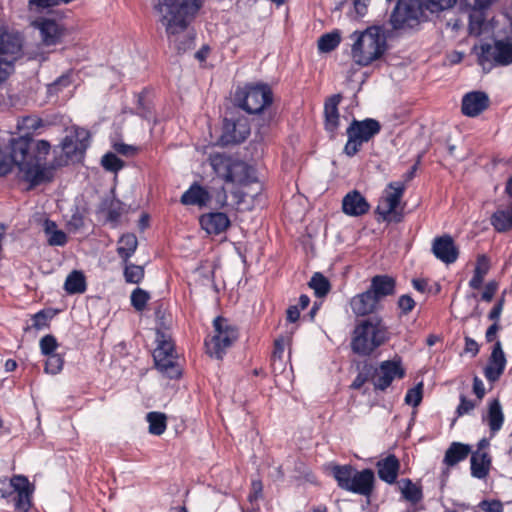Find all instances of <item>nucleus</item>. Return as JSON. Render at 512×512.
I'll list each match as a JSON object with an SVG mask.
<instances>
[{"mask_svg":"<svg viewBox=\"0 0 512 512\" xmlns=\"http://www.w3.org/2000/svg\"><path fill=\"white\" fill-rule=\"evenodd\" d=\"M202 6L201 0H158L155 10L169 46L178 53L192 48L194 35L189 25Z\"/></svg>","mask_w":512,"mask_h":512,"instance_id":"nucleus-1","label":"nucleus"},{"mask_svg":"<svg viewBox=\"0 0 512 512\" xmlns=\"http://www.w3.org/2000/svg\"><path fill=\"white\" fill-rule=\"evenodd\" d=\"M50 148V143L46 140L19 137L10 141L8 157L0 152V160L8 162L7 173L11 171L13 165H16L27 182L31 185H38L50 181L53 177L52 167L46 164Z\"/></svg>","mask_w":512,"mask_h":512,"instance_id":"nucleus-2","label":"nucleus"},{"mask_svg":"<svg viewBox=\"0 0 512 512\" xmlns=\"http://www.w3.org/2000/svg\"><path fill=\"white\" fill-rule=\"evenodd\" d=\"M390 339V332L380 316H372L358 322L353 330L351 348L362 356L372 354Z\"/></svg>","mask_w":512,"mask_h":512,"instance_id":"nucleus-3","label":"nucleus"},{"mask_svg":"<svg viewBox=\"0 0 512 512\" xmlns=\"http://www.w3.org/2000/svg\"><path fill=\"white\" fill-rule=\"evenodd\" d=\"M354 43L351 49L353 61L360 66H368L378 60L386 50V38L382 28L372 26L351 35Z\"/></svg>","mask_w":512,"mask_h":512,"instance_id":"nucleus-4","label":"nucleus"},{"mask_svg":"<svg viewBox=\"0 0 512 512\" xmlns=\"http://www.w3.org/2000/svg\"><path fill=\"white\" fill-rule=\"evenodd\" d=\"M208 161L217 176L227 183L242 185L251 181V168L239 159L225 153H212Z\"/></svg>","mask_w":512,"mask_h":512,"instance_id":"nucleus-5","label":"nucleus"},{"mask_svg":"<svg viewBox=\"0 0 512 512\" xmlns=\"http://www.w3.org/2000/svg\"><path fill=\"white\" fill-rule=\"evenodd\" d=\"M156 341L157 347L153 352L156 369L167 378L180 377L181 367L178 363L173 341L162 332H157Z\"/></svg>","mask_w":512,"mask_h":512,"instance_id":"nucleus-6","label":"nucleus"},{"mask_svg":"<svg viewBox=\"0 0 512 512\" xmlns=\"http://www.w3.org/2000/svg\"><path fill=\"white\" fill-rule=\"evenodd\" d=\"M234 100L246 112L256 114L271 104L272 93L267 85H247L236 90Z\"/></svg>","mask_w":512,"mask_h":512,"instance_id":"nucleus-7","label":"nucleus"},{"mask_svg":"<svg viewBox=\"0 0 512 512\" xmlns=\"http://www.w3.org/2000/svg\"><path fill=\"white\" fill-rule=\"evenodd\" d=\"M0 493L3 498H11L16 511L27 512L29 510L32 491L25 476L16 475L10 481H0Z\"/></svg>","mask_w":512,"mask_h":512,"instance_id":"nucleus-8","label":"nucleus"},{"mask_svg":"<svg viewBox=\"0 0 512 512\" xmlns=\"http://www.w3.org/2000/svg\"><path fill=\"white\" fill-rule=\"evenodd\" d=\"M379 131L380 124L374 119L353 120L346 131L348 140L344 147V153L350 157L354 156L362 144L368 142Z\"/></svg>","mask_w":512,"mask_h":512,"instance_id":"nucleus-9","label":"nucleus"},{"mask_svg":"<svg viewBox=\"0 0 512 512\" xmlns=\"http://www.w3.org/2000/svg\"><path fill=\"white\" fill-rule=\"evenodd\" d=\"M478 63L484 71H490L492 67L506 66L512 63V43L497 40L493 44H482L478 53Z\"/></svg>","mask_w":512,"mask_h":512,"instance_id":"nucleus-10","label":"nucleus"},{"mask_svg":"<svg viewBox=\"0 0 512 512\" xmlns=\"http://www.w3.org/2000/svg\"><path fill=\"white\" fill-rule=\"evenodd\" d=\"M215 335L205 342L207 352L217 358L221 359L233 342L238 337L236 328L229 324L228 320L222 317H217L214 320Z\"/></svg>","mask_w":512,"mask_h":512,"instance_id":"nucleus-11","label":"nucleus"},{"mask_svg":"<svg viewBox=\"0 0 512 512\" xmlns=\"http://www.w3.org/2000/svg\"><path fill=\"white\" fill-rule=\"evenodd\" d=\"M422 0H398L391 14V24L394 29H405L416 26L423 16Z\"/></svg>","mask_w":512,"mask_h":512,"instance_id":"nucleus-12","label":"nucleus"},{"mask_svg":"<svg viewBox=\"0 0 512 512\" xmlns=\"http://www.w3.org/2000/svg\"><path fill=\"white\" fill-rule=\"evenodd\" d=\"M404 190L405 186L401 182H394L388 185L376 208V212L383 220H392V216H396V208L400 203ZM394 219L399 220L400 218L394 217Z\"/></svg>","mask_w":512,"mask_h":512,"instance_id":"nucleus-13","label":"nucleus"},{"mask_svg":"<svg viewBox=\"0 0 512 512\" xmlns=\"http://www.w3.org/2000/svg\"><path fill=\"white\" fill-rule=\"evenodd\" d=\"M431 250L433 255L445 264L454 263L459 255L453 238L448 234L434 238Z\"/></svg>","mask_w":512,"mask_h":512,"instance_id":"nucleus-14","label":"nucleus"},{"mask_svg":"<svg viewBox=\"0 0 512 512\" xmlns=\"http://www.w3.org/2000/svg\"><path fill=\"white\" fill-rule=\"evenodd\" d=\"M404 371L399 362L384 361L375 371L373 376V384L376 389L385 390L395 378H402Z\"/></svg>","mask_w":512,"mask_h":512,"instance_id":"nucleus-15","label":"nucleus"},{"mask_svg":"<svg viewBox=\"0 0 512 512\" xmlns=\"http://www.w3.org/2000/svg\"><path fill=\"white\" fill-rule=\"evenodd\" d=\"M489 97L483 91L466 93L462 98V113L468 117H476L489 106Z\"/></svg>","mask_w":512,"mask_h":512,"instance_id":"nucleus-16","label":"nucleus"},{"mask_svg":"<svg viewBox=\"0 0 512 512\" xmlns=\"http://www.w3.org/2000/svg\"><path fill=\"white\" fill-rule=\"evenodd\" d=\"M89 132L83 128H77L74 135L66 136L62 142V151L68 158L84 153L89 145Z\"/></svg>","mask_w":512,"mask_h":512,"instance_id":"nucleus-17","label":"nucleus"},{"mask_svg":"<svg viewBox=\"0 0 512 512\" xmlns=\"http://www.w3.org/2000/svg\"><path fill=\"white\" fill-rule=\"evenodd\" d=\"M349 305L357 317L371 315L379 308V302L368 289L353 296L350 299Z\"/></svg>","mask_w":512,"mask_h":512,"instance_id":"nucleus-18","label":"nucleus"},{"mask_svg":"<svg viewBox=\"0 0 512 512\" xmlns=\"http://www.w3.org/2000/svg\"><path fill=\"white\" fill-rule=\"evenodd\" d=\"M374 479V472L371 469H364L362 471L355 470L347 491L369 496L373 490Z\"/></svg>","mask_w":512,"mask_h":512,"instance_id":"nucleus-19","label":"nucleus"},{"mask_svg":"<svg viewBox=\"0 0 512 512\" xmlns=\"http://www.w3.org/2000/svg\"><path fill=\"white\" fill-rule=\"evenodd\" d=\"M342 209L346 215L357 217L366 214L370 205L359 191L353 190L343 198Z\"/></svg>","mask_w":512,"mask_h":512,"instance_id":"nucleus-20","label":"nucleus"},{"mask_svg":"<svg viewBox=\"0 0 512 512\" xmlns=\"http://www.w3.org/2000/svg\"><path fill=\"white\" fill-rule=\"evenodd\" d=\"M33 25L39 29L42 41L47 46L57 44L64 35V29L54 20L40 19Z\"/></svg>","mask_w":512,"mask_h":512,"instance_id":"nucleus-21","label":"nucleus"},{"mask_svg":"<svg viewBox=\"0 0 512 512\" xmlns=\"http://www.w3.org/2000/svg\"><path fill=\"white\" fill-rule=\"evenodd\" d=\"M200 224L208 234L218 235L229 227L230 220L225 213L211 212L200 217Z\"/></svg>","mask_w":512,"mask_h":512,"instance_id":"nucleus-22","label":"nucleus"},{"mask_svg":"<svg viewBox=\"0 0 512 512\" xmlns=\"http://www.w3.org/2000/svg\"><path fill=\"white\" fill-rule=\"evenodd\" d=\"M396 281L393 277L388 275H376L371 279V284L368 290L380 303V301L395 293Z\"/></svg>","mask_w":512,"mask_h":512,"instance_id":"nucleus-23","label":"nucleus"},{"mask_svg":"<svg viewBox=\"0 0 512 512\" xmlns=\"http://www.w3.org/2000/svg\"><path fill=\"white\" fill-rule=\"evenodd\" d=\"M506 364L504 352L500 342H497L491 353L489 363L485 368V377L487 380L494 382L503 373Z\"/></svg>","mask_w":512,"mask_h":512,"instance_id":"nucleus-24","label":"nucleus"},{"mask_svg":"<svg viewBox=\"0 0 512 512\" xmlns=\"http://www.w3.org/2000/svg\"><path fill=\"white\" fill-rule=\"evenodd\" d=\"M376 467L378 476L382 481L388 484L395 483L400 469V462L395 455L390 454L379 460Z\"/></svg>","mask_w":512,"mask_h":512,"instance_id":"nucleus-25","label":"nucleus"},{"mask_svg":"<svg viewBox=\"0 0 512 512\" xmlns=\"http://www.w3.org/2000/svg\"><path fill=\"white\" fill-rule=\"evenodd\" d=\"M250 134V128L246 120H238L225 124V131L222 139L225 143L243 142Z\"/></svg>","mask_w":512,"mask_h":512,"instance_id":"nucleus-26","label":"nucleus"},{"mask_svg":"<svg viewBox=\"0 0 512 512\" xmlns=\"http://www.w3.org/2000/svg\"><path fill=\"white\" fill-rule=\"evenodd\" d=\"M483 421H486L492 434L498 432L504 422V413L501 403L498 399H493L488 404L487 414L483 416Z\"/></svg>","mask_w":512,"mask_h":512,"instance_id":"nucleus-27","label":"nucleus"},{"mask_svg":"<svg viewBox=\"0 0 512 512\" xmlns=\"http://www.w3.org/2000/svg\"><path fill=\"white\" fill-rule=\"evenodd\" d=\"M340 101V95H333L326 100L324 105L325 127L331 133H334L339 126V113L337 107Z\"/></svg>","mask_w":512,"mask_h":512,"instance_id":"nucleus-28","label":"nucleus"},{"mask_svg":"<svg viewBox=\"0 0 512 512\" xmlns=\"http://www.w3.org/2000/svg\"><path fill=\"white\" fill-rule=\"evenodd\" d=\"M490 224L498 233L512 231V204L506 208L497 209L490 217Z\"/></svg>","mask_w":512,"mask_h":512,"instance_id":"nucleus-29","label":"nucleus"},{"mask_svg":"<svg viewBox=\"0 0 512 512\" xmlns=\"http://www.w3.org/2000/svg\"><path fill=\"white\" fill-rule=\"evenodd\" d=\"M210 199L208 191L198 184H193L181 196V203L184 205L205 206Z\"/></svg>","mask_w":512,"mask_h":512,"instance_id":"nucleus-30","label":"nucleus"},{"mask_svg":"<svg viewBox=\"0 0 512 512\" xmlns=\"http://www.w3.org/2000/svg\"><path fill=\"white\" fill-rule=\"evenodd\" d=\"M43 231L50 246H64L68 241L67 234L58 229L57 224L49 219L43 223Z\"/></svg>","mask_w":512,"mask_h":512,"instance_id":"nucleus-31","label":"nucleus"},{"mask_svg":"<svg viewBox=\"0 0 512 512\" xmlns=\"http://www.w3.org/2000/svg\"><path fill=\"white\" fill-rule=\"evenodd\" d=\"M490 463L491 461L487 452H474L471 456L472 476L478 479L485 478L489 472Z\"/></svg>","mask_w":512,"mask_h":512,"instance_id":"nucleus-32","label":"nucleus"},{"mask_svg":"<svg viewBox=\"0 0 512 512\" xmlns=\"http://www.w3.org/2000/svg\"><path fill=\"white\" fill-rule=\"evenodd\" d=\"M138 247L137 237L132 233H126L120 237L117 244V254L127 263Z\"/></svg>","mask_w":512,"mask_h":512,"instance_id":"nucleus-33","label":"nucleus"},{"mask_svg":"<svg viewBox=\"0 0 512 512\" xmlns=\"http://www.w3.org/2000/svg\"><path fill=\"white\" fill-rule=\"evenodd\" d=\"M466 10H470L469 14V25L468 30L469 34L473 36H479L482 34L485 27V14L484 10L486 8H465Z\"/></svg>","mask_w":512,"mask_h":512,"instance_id":"nucleus-34","label":"nucleus"},{"mask_svg":"<svg viewBox=\"0 0 512 512\" xmlns=\"http://www.w3.org/2000/svg\"><path fill=\"white\" fill-rule=\"evenodd\" d=\"M469 452L470 448L468 445L454 442L447 449L444 457V462L448 466H453L458 462L464 460L468 456Z\"/></svg>","mask_w":512,"mask_h":512,"instance_id":"nucleus-35","label":"nucleus"},{"mask_svg":"<svg viewBox=\"0 0 512 512\" xmlns=\"http://www.w3.org/2000/svg\"><path fill=\"white\" fill-rule=\"evenodd\" d=\"M146 421L149 423L148 431L152 435H162L167 427V416L162 412L147 413Z\"/></svg>","mask_w":512,"mask_h":512,"instance_id":"nucleus-36","label":"nucleus"},{"mask_svg":"<svg viewBox=\"0 0 512 512\" xmlns=\"http://www.w3.org/2000/svg\"><path fill=\"white\" fill-rule=\"evenodd\" d=\"M64 289L69 294L84 293L86 290V281L83 273L80 271L71 272L65 280Z\"/></svg>","mask_w":512,"mask_h":512,"instance_id":"nucleus-37","label":"nucleus"},{"mask_svg":"<svg viewBox=\"0 0 512 512\" xmlns=\"http://www.w3.org/2000/svg\"><path fill=\"white\" fill-rule=\"evenodd\" d=\"M400 483V490L405 500L412 504H417L422 500L423 493L420 486L414 484L410 479H403Z\"/></svg>","mask_w":512,"mask_h":512,"instance_id":"nucleus-38","label":"nucleus"},{"mask_svg":"<svg viewBox=\"0 0 512 512\" xmlns=\"http://www.w3.org/2000/svg\"><path fill=\"white\" fill-rule=\"evenodd\" d=\"M355 470L351 465H336L333 467L332 474L340 488L347 490Z\"/></svg>","mask_w":512,"mask_h":512,"instance_id":"nucleus-39","label":"nucleus"},{"mask_svg":"<svg viewBox=\"0 0 512 512\" xmlns=\"http://www.w3.org/2000/svg\"><path fill=\"white\" fill-rule=\"evenodd\" d=\"M309 287L314 290L317 297L326 296L331 289L329 280L319 272L314 273L309 281Z\"/></svg>","mask_w":512,"mask_h":512,"instance_id":"nucleus-40","label":"nucleus"},{"mask_svg":"<svg viewBox=\"0 0 512 512\" xmlns=\"http://www.w3.org/2000/svg\"><path fill=\"white\" fill-rule=\"evenodd\" d=\"M341 41L340 33L335 31L322 35L318 40V49L321 52H331L334 50Z\"/></svg>","mask_w":512,"mask_h":512,"instance_id":"nucleus-41","label":"nucleus"},{"mask_svg":"<svg viewBox=\"0 0 512 512\" xmlns=\"http://www.w3.org/2000/svg\"><path fill=\"white\" fill-rule=\"evenodd\" d=\"M124 277L126 282L138 284L144 277V268L135 264L124 263Z\"/></svg>","mask_w":512,"mask_h":512,"instance_id":"nucleus-42","label":"nucleus"},{"mask_svg":"<svg viewBox=\"0 0 512 512\" xmlns=\"http://www.w3.org/2000/svg\"><path fill=\"white\" fill-rule=\"evenodd\" d=\"M457 1L458 0H422L424 9L431 13H439L450 9Z\"/></svg>","mask_w":512,"mask_h":512,"instance_id":"nucleus-43","label":"nucleus"},{"mask_svg":"<svg viewBox=\"0 0 512 512\" xmlns=\"http://www.w3.org/2000/svg\"><path fill=\"white\" fill-rule=\"evenodd\" d=\"M64 365V359L58 353L48 355L45 363L44 371L47 374L56 375L61 372Z\"/></svg>","mask_w":512,"mask_h":512,"instance_id":"nucleus-44","label":"nucleus"},{"mask_svg":"<svg viewBox=\"0 0 512 512\" xmlns=\"http://www.w3.org/2000/svg\"><path fill=\"white\" fill-rule=\"evenodd\" d=\"M149 299V293L141 288H136L131 294V304L137 311H142Z\"/></svg>","mask_w":512,"mask_h":512,"instance_id":"nucleus-45","label":"nucleus"},{"mask_svg":"<svg viewBox=\"0 0 512 512\" xmlns=\"http://www.w3.org/2000/svg\"><path fill=\"white\" fill-rule=\"evenodd\" d=\"M52 316L45 312V311H39L38 313L34 314L32 316V325L25 328V331L30 330L31 328H34L35 330H42L49 325V321L51 320Z\"/></svg>","mask_w":512,"mask_h":512,"instance_id":"nucleus-46","label":"nucleus"},{"mask_svg":"<svg viewBox=\"0 0 512 512\" xmlns=\"http://www.w3.org/2000/svg\"><path fill=\"white\" fill-rule=\"evenodd\" d=\"M102 166L111 172H117L123 167V161L113 153H107L102 157Z\"/></svg>","mask_w":512,"mask_h":512,"instance_id":"nucleus-47","label":"nucleus"},{"mask_svg":"<svg viewBox=\"0 0 512 512\" xmlns=\"http://www.w3.org/2000/svg\"><path fill=\"white\" fill-rule=\"evenodd\" d=\"M39 345L42 354L46 356L56 354L55 351L58 348V342L53 335H46L42 337L40 339Z\"/></svg>","mask_w":512,"mask_h":512,"instance_id":"nucleus-48","label":"nucleus"},{"mask_svg":"<svg viewBox=\"0 0 512 512\" xmlns=\"http://www.w3.org/2000/svg\"><path fill=\"white\" fill-rule=\"evenodd\" d=\"M59 6L58 0H29L28 8L31 12L40 13L46 9Z\"/></svg>","mask_w":512,"mask_h":512,"instance_id":"nucleus-49","label":"nucleus"},{"mask_svg":"<svg viewBox=\"0 0 512 512\" xmlns=\"http://www.w3.org/2000/svg\"><path fill=\"white\" fill-rule=\"evenodd\" d=\"M422 400V383L407 391L405 402L414 407L418 406Z\"/></svg>","mask_w":512,"mask_h":512,"instance_id":"nucleus-50","label":"nucleus"},{"mask_svg":"<svg viewBox=\"0 0 512 512\" xmlns=\"http://www.w3.org/2000/svg\"><path fill=\"white\" fill-rule=\"evenodd\" d=\"M397 304L403 314H408L414 309L416 303L410 295L404 294L399 297Z\"/></svg>","mask_w":512,"mask_h":512,"instance_id":"nucleus-51","label":"nucleus"},{"mask_svg":"<svg viewBox=\"0 0 512 512\" xmlns=\"http://www.w3.org/2000/svg\"><path fill=\"white\" fill-rule=\"evenodd\" d=\"M486 272L487 270L485 268H482L480 265H477L474 270V275L469 282L470 287L473 289L480 288Z\"/></svg>","mask_w":512,"mask_h":512,"instance_id":"nucleus-52","label":"nucleus"},{"mask_svg":"<svg viewBox=\"0 0 512 512\" xmlns=\"http://www.w3.org/2000/svg\"><path fill=\"white\" fill-rule=\"evenodd\" d=\"M476 404L472 401L467 399L464 395L460 396V404L457 407V415L463 416L465 414H468L475 408Z\"/></svg>","mask_w":512,"mask_h":512,"instance_id":"nucleus-53","label":"nucleus"},{"mask_svg":"<svg viewBox=\"0 0 512 512\" xmlns=\"http://www.w3.org/2000/svg\"><path fill=\"white\" fill-rule=\"evenodd\" d=\"M493 0H458L461 8H488Z\"/></svg>","mask_w":512,"mask_h":512,"instance_id":"nucleus-54","label":"nucleus"},{"mask_svg":"<svg viewBox=\"0 0 512 512\" xmlns=\"http://www.w3.org/2000/svg\"><path fill=\"white\" fill-rule=\"evenodd\" d=\"M71 84V80L69 75H62L60 76L55 82H53L48 87V91L50 93H57L59 90H61L63 87H67Z\"/></svg>","mask_w":512,"mask_h":512,"instance_id":"nucleus-55","label":"nucleus"},{"mask_svg":"<svg viewBox=\"0 0 512 512\" xmlns=\"http://www.w3.org/2000/svg\"><path fill=\"white\" fill-rule=\"evenodd\" d=\"M479 506L487 512H503V506L500 501H482Z\"/></svg>","mask_w":512,"mask_h":512,"instance_id":"nucleus-56","label":"nucleus"},{"mask_svg":"<svg viewBox=\"0 0 512 512\" xmlns=\"http://www.w3.org/2000/svg\"><path fill=\"white\" fill-rule=\"evenodd\" d=\"M392 0H387V2H391ZM372 0H353V5L356 13L359 16H364L367 13L368 7L371 4Z\"/></svg>","mask_w":512,"mask_h":512,"instance_id":"nucleus-57","label":"nucleus"},{"mask_svg":"<svg viewBox=\"0 0 512 512\" xmlns=\"http://www.w3.org/2000/svg\"><path fill=\"white\" fill-rule=\"evenodd\" d=\"M262 490H263V486H262L261 481H258V480L252 481L251 492L248 496L249 501L253 502V501L257 500L259 497H261Z\"/></svg>","mask_w":512,"mask_h":512,"instance_id":"nucleus-58","label":"nucleus"},{"mask_svg":"<svg viewBox=\"0 0 512 512\" xmlns=\"http://www.w3.org/2000/svg\"><path fill=\"white\" fill-rule=\"evenodd\" d=\"M498 285L496 282H489L482 293V299L486 302H490L494 294L496 293Z\"/></svg>","mask_w":512,"mask_h":512,"instance_id":"nucleus-59","label":"nucleus"},{"mask_svg":"<svg viewBox=\"0 0 512 512\" xmlns=\"http://www.w3.org/2000/svg\"><path fill=\"white\" fill-rule=\"evenodd\" d=\"M464 350L466 353H470L472 355V357H474L479 352L478 343L470 337H465V349Z\"/></svg>","mask_w":512,"mask_h":512,"instance_id":"nucleus-60","label":"nucleus"},{"mask_svg":"<svg viewBox=\"0 0 512 512\" xmlns=\"http://www.w3.org/2000/svg\"><path fill=\"white\" fill-rule=\"evenodd\" d=\"M504 298H501L497 304L491 309L489 313V319L497 322L503 310Z\"/></svg>","mask_w":512,"mask_h":512,"instance_id":"nucleus-61","label":"nucleus"},{"mask_svg":"<svg viewBox=\"0 0 512 512\" xmlns=\"http://www.w3.org/2000/svg\"><path fill=\"white\" fill-rule=\"evenodd\" d=\"M114 149L116 152H118L122 155H125V156L133 155L136 151L135 147L124 144V143L114 144Z\"/></svg>","mask_w":512,"mask_h":512,"instance_id":"nucleus-62","label":"nucleus"},{"mask_svg":"<svg viewBox=\"0 0 512 512\" xmlns=\"http://www.w3.org/2000/svg\"><path fill=\"white\" fill-rule=\"evenodd\" d=\"M41 126V120L33 117H25L22 121V127L26 129L36 130Z\"/></svg>","mask_w":512,"mask_h":512,"instance_id":"nucleus-63","label":"nucleus"},{"mask_svg":"<svg viewBox=\"0 0 512 512\" xmlns=\"http://www.w3.org/2000/svg\"><path fill=\"white\" fill-rule=\"evenodd\" d=\"M473 391L479 400H481L485 395L484 384H483L482 380H480L478 377H474Z\"/></svg>","mask_w":512,"mask_h":512,"instance_id":"nucleus-64","label":"nucleus"}]
</instances>
